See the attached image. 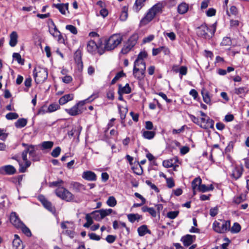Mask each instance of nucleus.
Segmentation results:
<instances>
[{
	"label": "nucleus",
	"mask_w": 249,
	"mask_h": 249,
	"mask_svg": "<svg viewBox=\"0 0 249 249\" xmlns=\"http://www.w3.org/2000/svg\"><path fill=\"white\" fill-rule=\"evenodd\" d=\"M93 96V95H92L89 98L78 102L71 108L65 109V111L72 116H75L82 114L84 110L86 109V108L84 107L85 104L86 103L92 101L94 99L91 100L90 99Z\"/></svg>",
	"instance_id": "obj_1"
},
{
	"label": "nucleus",
	"mask_w": 249,
	"mask_h": 249,
	"mask_svg": "<svg viewBox=\"0 0 249 249\" xmlns=\"http://www.w3.org/2000/svg\"><path fill=\"white\" fill-rule=\"evenodd\" d=\"M216 23L208 27L206 24H203L197 28L196 34L200 37L206 39H210L216 31Z\"/></svg>",
	"instance_id": "obj_2"
},
{
	"label": "nucleus",
	"mask_w": 249,
	"mask_h": 249,
	"mask_svg": "<svg viewBox=\"0 0 249 249\" xmlns=\"http://www.w3.org/2000/svg\"><path fill=\"white\" fill-rule=\"evenodd\" d=\"M33 75L36 84L43 83L48 78V70L45 68L36 67L34 69Z\"/></svg>",
	"instance_id": "obj_3"
},
{
	"label": "nucleus",
	"mask_w": 249,
	"mask_h": 249,
	"mask_svg": "<svg viewBox=\"0 0 249 249\" xmlns=\"http://www.w3.org/2000/svg\"><path fill=\"white\" fill-rule=\"evenodd\" d=\"M56 195L62 200L68 202L72 201L74 196L68 189L63 187H58L55 190Z\"/></svg>",
	"instance_id": "obj_4"
},
{
	"label": "nucleus",
	"mask_w": 249,
	"mask_h": 249,
	"mask_svg": "<svg viewBox=\"0 0 249 249\" xmlns=\"http://www.w3.org/2000/svg\"><path fill=\"white\" fill-rule=\"evenodd\" d=\"M230 222L229 221L220 220L215 221L213 224V230L218 233H224L230 230Z\"/></svg>",
	"instance_id": "obj_5"
},
{
	"label": "nucleus",
	"mask_w": 249,
	"mask_h": 249,
	"mask_svg": "<svg viewBox=\"0 0 249 249\" xmlns=\"http://www.w3.org/2000/svg\"><path fill=\"white\" fill-rule=\"evenodd\" d=\"M122 41V37L120 35H113L106 41L105 47H117Z\"/></svg>",
	"instance_id": "obj_6"
},
{
	"label": "nucleus",
	"mask_w": 249,
	"mask_h": 249,
	"mask_svg": "<svg viewBox=\"0 0 249 249\" xmlns=\"http://www.w3.org/2000/svg\"><path fill=\"white\" fill-rule=\"evenodd\" d=\"M135 64H134L133 69V74L134 76L139 80L143 79L145 76V71L146 67L144 68H136Z\"/></svg>",
	"instance_id": "obj_7"
},
{
	"label": "nucleus",
	"mask_w": 249,
	"mask_h": 249,
	"mask_svg": "<svg viewBox=\"0 0 249 249\" xmlns=\"http://www.w3.org/2000/svg\"><path fill=\"white\" fill-rule=\"evenodd\" d=\"M243 170L244 168L242 165H236L232 169L230 176L232 178L237 180L241 177Z\"/></svg>",
	"instance_id": "obj_8"
},
{
	"label": "nucleus",
	"mask_w": 249,
	"mask_h": 249,
	"mask_svg": "<svg viewBox=\"0 0 249 249\" xmlns=\"http://www.w3.org/2000/svg\"><path fill=\"white\" fill-rule=\"evenodd\" d=\"M38 199L47 210L52 213L55 212V208L53 206L52 203L49 201L44 196L39 195L38 197Z\"/></svg>",
	"instance_id": "obj_9"
},
{
	"label": "nucleus",
	"mask_w": 249,
	"mask_h": 249,
	"mask_svg": "<svg viewBox=\"0 0 249 249\" xmlns=\"http://www.w3.org/2000/svg\"><path fill=\"white\" fill-rule=\"evenodd\" d=\"M10 221L12 224L17 229H19L23 223L19 219L16 212H12L10 215Z\"/></svg>",
	"instance_id": "obj_10"
},
{
	"label": "nucleus",
	"mask_w": 249,
	"mask_h": 249,
	"mask_svg": "<svg viewBox=\"0 0 249 249\" xmlns=\"http://www.w3.org/2000/svg\"><path fill=\"white\" fill-rule=\"evenodd\" d=\"M200 126L205 129L213 128L214 127V121L209 117L201 118L200 122Z\"/></svg>",
	"instance_id": "obj_11"
},
{
	"label": "nucleus",
	"mask_w": 249,
	"mask_h": 249,
	"mask_svg": "<svg viewBox=\"0 0 249 249\" xmlns=\"http://www.w3.org/2000/svg\"><path fill=\"white\" fill-rule=\"evenodd\" d=\"M52 27H50L49 31L51 34L54 37L56 38L58 41L60 43H64V40L60 32L57 30L54 23L52 22Z\"/></svg>",
	"instance_id": "obj_12"
},
{
	"label": "nucleus",
	"mask_w": 249,
	"mask_h": 249,
	"mask_svg": "<svg viewBox=\"0 0 249 249\" xmlns=\"http://www.w3.org/2000/svg\"><path fill=\"white\" fill-rule=\"evenodd\" d=\"M82 51L79 48L74 54V59L79 69H82L83 64L82 60Z\"/></svg>",
	"instance_id": "obj_13"
},
{
	"label": "nucleus",
	"mask_w": 249,
	"mask_h": 249,
	"mask_svg": "<svg viewBox=\"0 0 249 249\" xmlns=\"http://www.w3.org/2000/svg\"><path fill=\"white\" fill-rule=\"evenodd\" d=\"M82 177L83 179L90 181H96L97 180V176L95 173L91 171H84Z\"/></svg>",
	"instance_id": "obj_14"
},
{
	"label": "nucleus",
	"mask_w": 249,
	"mask_h": 249,
	"mask_svg": "<svg viewBox=\"0 0 249 249\" xmlns=\"http://www.w3.org/2000/svg\"><path fill=\"white\" fill-rule=\"evenodd\" d=\"M2 175H12L16 173V169L12 165H7L1 167Z\"/></svg>",
	"instance_id": "obj_15"
},
{
	"label": "nucleus",
	"mask_w": 249,
	"mask_h": 249,
	"mask_svg": "<svg viewBox=\"0 0 249 249\" xmlns=\"http://www.w3.org/2000/svg\"><path fill=\"white\" fill-rule=\"evenodd\" d=\"M155 16L156 15L153 12L151 9H149L145 16L141 20V24L142 25L147 24L154 18Z\"/></svg>",
	"instance_id": "obj_16"
},
{
	"label": "nucleus",
	"mask_w": 249,
	"mask_h": 249,
	"mask_svg": "<svg viewBox=\"0 0 249 249\" xmlns=\"http://www.w3.org/2000/svg\"><path fill=\"white\" fill-rule=\"evenodd\" d=\"M137 231L140 236H143L146 234H151V231L148 229L147 226L146 225H142L139 227L137 229Z\"/></svg>",
	"instance_id": "obj_17"
},
{
	"label": "nucleus",
	"mask_w": 249,
	"mask_h": 249,
	"mask_svg": "<svg viewBox=\"0 0 249 249\" xmlns=\"http://www.w3.org/2000/svg\"><path fill=\"white\" fill-rule=\"evenodd\" d=\"M127 217L128 218V221L132 223H133L136 221L138 222L140 220H142V215L138 213L128 214H127Z\"/></svg>",
	"instance_id": "obj_18"
},
{
	"label": "nucleus",
	"mask_w": 249,
	"mask_h": 249,
	"mask_svg": "<svg viewBox=\"0 0 249 249\" xmlns=\"http://www.w3.org/2000/svg\"><path fill=\"white\" fill-rule=\"evenodd\" d=\"M74 95L73 94H68L61 97L59 100V103L60 105H63L69 101L73 100Z\"/></svg>",
	"instance_id": "obj_19"
},
{
	"label": "nucleus",
	"mask_w": 249,
	"mask_h": 249,
	"mask_svg": "<svg viewBox=\"0 0 249 249\" xmlns=\"http://www.w3.org/2000/svg\"><path fill=\"white\" fill-rule=\"evenodd\" d=\"M31 148L29 149V154L32 158V160L33 161H39L40 160V156L37 154L35 151V146H30Z\"/></svg>",
	"instance_id": "obj_20"
},
{
	"label": "nucleus",
	"mask_w": 249,
	"mask_h": 249,
	"mask_svg": "<svg viewBox=\"0 0 249 249\" xmlns=\"http://www.w3.org/2000/svg\"><path fill=\"white\" fill-rule=\"evenodd\" d=\"M202 180L199 177L195 178L192 182V187L193 190L194 194H196V191H198V188L200 186Z\"/></svg>",
	"instance_id": "obj_21"
},
{
	"label": "nucleus",
	"mask_w": 249,
	"mask_h": 249,
	"mask_svg": "<svg viewBox=\"0 0 249 249\" xmlns=\"http://www.w3.org/2000/svg\"><path fill=\"white\" fill-rule=\"evenodd\" d=\"M201 95L203 97V101L207 104H211V99L209 92L205 89L201 90Z\"/></svg>",
	"instance_id": "obj_22"
},
{
	"label": "nucleus",
	"mask_w": 249,
	"mask_h": 249,
	"mask_svg": "<svg viewBox=\"0 0 249 249\" xmlns=\"http://www.w3.org/2000/svg\"><path fill=\"white\" fill-rule=\"evenodd\" d=\"M53 6L57 8L60 12L63 15H65L66 11L68 10L69 4L68 3L65 4H54Z\"/></svg>",
	"instance_id": "obj_23"
},
{
	"label": "nucleus",
	"mask_w": 249,
	"mask_h": 249,
	"mask_svg": "<svg viewBox=\"0 0 249 249\" xmlns=\"http://www.w3.org/2000/svg\"><path fill=\"white\" fill-rule=\"evenodd\" d=\"M147 0H136L133 5V10L136 12H138L142 8L144 5V3Z\"/></svg>",
	"instance_id": "obj_24"
},
{
	"label": "nucleus",
	"mask_w": 249,
	"mask_h": 249,
	"mask_svg": "<svg viewBox=\"0 0 249 249\" xmlns=\"http://www.w3.org/2000/svg\"><path fill=\"white\" fill-rule=\"evenodd\" d=\"M18 35L16 32H12L10 35L9 44L11 47H14L16 45L18 41Z\"/></svg>",
	"instance_id": "obj_25"
},
{
	"label": "nucleus",
	"mask_w": 249,
	"mask_h": 249,
	"mask_svg": "<svg viewBox=\"0 0 249 249\" xmlns=\"http://www.w3.org/2000/svg\"><path fill=\"white\" fill-rule=\"evenodd\" d=\"M142 133V137L147 140L152 139L156 135L155 132L152 131L143 130Z\"/></svg>",
	"instance_id": "obj_26"
},
{
	"label": "nucleus",
	"mask_w": 249,
	"mask_h": 249,
	"mask_svg": "<svg viewBox=\"0 0 249 249\" xmlns=\"http://www.w3.org/2000/svg\"><path fill=\"white\" fill-rule=\"evenodd\" d=\"M25 164H23L21 162H19V172L20 173H24L26 172L27 168L30 167L31 164V162L29 160L24 161Z\"/></svg>",
	"instance_id": "obj_27"
},
{
	"label": "nucleus",
	"mask_w": 249,
	"mask_h": 249,
	"mask_svg": "<svg viewBox=\"0 0 249 249\" xmlns=\"http://www.w3.org/2000/svg\"><path fill=\"white\" fill-rule=\"evenodd\" d=\"M27 124V120L26 119L20 118L15 123V125L18 128H21L25 126Z\"/></svg>",
	"instance_id": "obj_28"
},
{
	"label": "nucleus",
	"mask_w": 249,
	"mask_h": 249,
	"mask_svg": "<svg viewBox=\"0 0 249 249\" xmlns=\"http://www.w3.org/2000/svg\"><path fill=\"white\" fill-rule=\"evenodd\" d=\"M118 91L122 94H129L131 92V89L128 84H126L123 87L121 85H119Z\"/></svg>",
	"instance_id": "obj_29"
},
{
	"label": "nucleus",
	"mask_w": 249,
	"mask_h": 249,
	"mask_svg": "<svg viewBox=\"0 0 249 249\" xmlns=\"http://www.w3.org/2000/svg\"><path fill=\"white\" fill-rule=\"evenodd\" d=\"M162 8V4L159 2L155 4L150 9H151L156 15L157 14L161 12Z\"/></svg>",
	"instance_id": "obj_30"
},
{
	"label": "nucleus",
	"mask_w": 249,
	"mask_h": 249,
	"mask_svg": "<svg viewBox=\"0 0 249 249\" xmlns=\"http://www.w3.org/2000/svg\"><path fill=\"white\" fill-rule=\"evenodd\" d=\"M53 145V142L52 141H44L41 144V147L42 150H50Z\"/></svg>",
	"instance_id": "obj_31"
},
{
	"label": "nucleus",
	"mask_w": 249,
	"mask_h": 249,
	"mask_svg": "<svg viewBox=\"0 0 249 249\" xmlns=\"http://www.w3.org/2000/svg\"><path fill=\"white\" fill-rule=\"evenodd\" d=\"M100 212H101V216L104 218L106 216L109 215L110 214L113 213L114 214H116V212L114 211L112 209H100Z\"/></svg>",
	"instance_id": "obj_32"
},
{
	"label": "nucleus",
	"mask_w": 249,
	"mask_h": 249,
	"mask_svg": "<svg viewBox=\"0 0 249 249\" xmlns=\"http://www.w3.org/2000/svg\"><path fill=\"white\" fill-rule=\"evenodd\" d=\"M73 189L76 192H80L82 190H85L84 186L77 182H74L71 183Z\"/></svg>",
	"instance_id": "obj_33"
},
{
	"label": "nucleus",
	"mask_w": 249,
	"mask_h": 249,
	"mask_svg": "<svg viewBox=\"0 0 249 249\" xmlns=\"http://www.w3.org/2000/svg\"><path fill=\"white\" fill-rule=\"evenodd\" d=\"M213 187L212 184H211L209 186H206L204 184H200V186L198 188V191L202 192H206L209 191L213 190Z\"/></svg>",
	"instance_id": "obj_34"
},
{
	"label": "nucleus",
	"mask_w": 249,
	"mask_h": 249,
	"mask_svg": "<svg viewBox=\"0 0 249 249\" xmlns=\"http://www.w3.org/2000/svg\"><path fill=\"white\" fill-rule=\"evenodd\" d=\"M234 91L235 94L240 96L245 95L248 92V90L246 87H240L235 88Z\"/></svg>",
	"instance_id": "obj_35"
},
{
	"label": "nucleus",
	"mask_w": 249,
	"mask_h": 249,
	"mask_svg": "<svg viewBox=\"0 0 249 249\" xmlns=\"http://www.w3.org/2000/svg\"><path fill=\"white\" fill-rule=\"evenodd\" d=\"M88 49H95L97 50V53L101 55L103 54L106 51H112L115 48H88Z\"/></svg>",
	"instance_id": "obj_36"
},
{
	"label": "nucleus",
	"mask_w": 249,
	"mask_h": 249,
	"mask_svg": "<svg viewBox=\"0 0 249 249\" xmlns=\"http://www.w3.org/2000/svg\"><path fill=\"white\" fill-rule=\"evenodd\" d=\"M13 59L16 60L18 63L21 65L24 64V60L22 59L20 54L19 53H14L13 54Z\"/></svg>",
	"instance_id": "obj_37"
},
{
	"label": "nucleus",
	"mask_w": 249,
	"mask_h": 249,
	"mask_svg": "<svg viewBox=\"0 0 249 249\" xmlns=\"http://www.w3.org/2000/svg\"><path fill=\"white\" fill-rule=\"evenodd\" d=\"M106 203L109 207H113L116 205L117 200L113 196H110L108 197Z\"/></svg>",
	"instance_id": "obj_38"
},
{
	"label": "nucleus",
	"mask_w": 249,
	"mask_h": 249,
	"mask_svg": "<svg viewBox=\"0 0 249 249\" xmlns=\"http://www.w3.org/2000/svg\"><path fill=\"white\" fill-rule=\"evenodd\" d=\"M90 214L92 216V217L96 221H100L103 219L102 216H101L100 210L93 211Z\"/></svg>",
	"instance_id": "obj_39"
},
{
	"label": "nucleus",
	"mask_w": 249,
	"mask_h": 249,
	"mask_svg": "<svg viewBox=\"0 0 249 249\" xmlns=\"http://www.w3.org/2000/svg\"><path fill=\"white\" fill-rule=\"evenodd\" d=\"M22 225H21L19 229H20L22 232L27 236L31 237L32 236V233L30 230L24 223H23Z\"/></svg>",
	"instance_id": "obj_40"
},
{
	"label": "nucleus",
	"mask_w": 249,
	"mask_h": 249,
	"mask_svg": "<svg viewBox=\"0 0 249 249\" xmlns=\"http://www.w3.org/2000/svg\"><path fill=\"white\" fill-rule=\"evenodd\" d=\"M178 12L180 14H185L187 12V4L185 2L180 3L178 7Z\"/></svg>",
	"instance_id": "obj_41"
},
{
	"label": "nucleus",
	"mask_w": 249,
	"mask_h": 249,
	"mask_svg": "<svg viewBox=\"0 0 249 249\" xmlns=\"http://www.w3.org/2000/svg\"><path fill=\"white\" fill-rule=\"evenodd\" d=\"M193 226L189 229V232L191 233H198L199 231V230L196 228L197 227V221L196 218L193 219Z\"/></svg>",
	"instance_id": "obj_42"
},
{
	"label": "nucleus",
	"mask_w": 249,
	"mask_h": 249,
	"mask_svg": "<svg viewBox=\"0 0 249 249\" xmlns=\"http://www.w3.org/2000/svg\"><path fill=\"white\" fill-rule=\"evenodd\" d=\"M147 56V53L145 51H142L138 55L137 59L134 61V64L135 65H137L138 62L140 60H143Z\"/></svg>",
	"instance_id": "obj_43"
},
{
	"label": "nucleus",
	"mask_w": 249,
	"mask_h": 249,
	"mask_svg": "<svg viewBox=\"0 0 249 249\" xmlns=\"http://www.w3.org/2000/svg\"><path fill=\"white\" fill-rule=\"evenodd\" d=\"M60 107L59 105L57 104H52L50 105L48 107L47 112H52L57 110Z\"/></svg>",
	"instance_id": "obj_44"
},
{
	"label": "nucleus",
	"mask_w": 249,
	"mask_h": 249,
	"mask_svg": "<svg viewBox=\"0 0 249 249\" xmlns=\"http://www.w3.org/2000/svg\"><path fill=\"white\" fill-rule=\"evenodd\" d=\"M24 85L26 86V88L24 89V91L25 92H28L29 90V88L31 87L32 85V79L31 77L26 78L24 82Z\"/></svg>",
	"instance_id": "obj_45"
},
{
	"label": "nucleus",
	"mask_w": 249,
	"mask_h": 249,
	"mask_svg": "<svg viewBox=\"0 0 249 249\" xmlns=\"http://www.w3.org/2000/svg\"><path fill=\"white\" fill-rule=\"evenodd\" d=\"M5 117L9 120L17 119L18 117V115L15 112H9L6 115Z\"/></svg>",
	"instance_id": "obj_46"
},
{
	"label": "nucleus",
	"mask_w": 249,
	"mask_h": 249,
	"mask_svg": "<svg viewBox=\"0 0 249 249\" xmlns=\"http://www.w3.org/2000/svg\"><path fill=\"white\" fill-rule=\"evenodd\" d=\"M61 148L59 146L55 147L51 152V155L54 158H57L59 156L61 152Z\"/></svg>",
	"instance_id": "obj_47"
},
{
	"label": "nucleus",
	"mask_w": 249,
	"mask_h": 249,
	"mask_svg": "<svg viewBox=\"0 0 249 249\" xmlns=\"http://www.w3.org/2000/svg\"><path fill=\"white\" fill-rule=\"evenodd\" d=\"M241 230L240 225L237 223H235L231 229V232L236 233L239 232Z\"/></svg>",
	"instance_id": "obj_48"
},
{
	"label": "nucleus",
	"mask_w": 249,
	"mask_h": 249,
	"mask_svg": "<svg viewBox=\"0 0 249 249\" xmlns=\"http://www.w3.org/2000/svg\"><path fill=\"white\" fill-rule=\"evenodd\" d=\"M231 44V40L230 37H225L221 42L222 46H230Z\"/></svg>",
	"instance_id": "obj_49"
},
{
	"label": "nucleus",
	"mask_w": 249,
	"mask_h": 249,
	"mask_svg": "<svg viewBox=\"0 0 249 249\" xmlns=\"http://www.w3.org/2000/svg\"><path fill=\"white\" fill-rule=\"evenodd\" d=\"M162 165L166 168L171 167L173 166L174 163L172 160H163L162 162Z\"/></svg>",
	"instance_id": "obj_50"
},
{
	"label": "nucleus",
	"mask_w": 249,
	"mask_h": 249,
	"mask_svg": "<svg viewBox=\"0 0 249 249\" xmlns=\"http://www.w3.org/2000/svg\"><path fill=\"white\" fill-rule=\"evenodd\" d=\"M63 183V181L60 179L55 181H53L50 183V187H61V184Z\"/></svg>",
	"instance_id": "obj_51"
},
{
	"label": "nucleus",
	"mask_w": 249,
	"mask_h": 249,
	"mask_svg": "<svg viewBox=\"0 0 249 249\" xmlns=\"http://www.w3.org/2000/svg\"><path fill=\"white\" fill-rule=\"evenodd\" d=\"M178 211H170L167 213V216L170 219H173L178 216Z\"/></svg>",
	"instance_id": "obj_52"
},
{
	"label": "nucleus",
	"mask_w": 249,
	"mask_h": 249,
	"mask_svg": "<svg viewBox=\"0 0 249 249\" xmlns=\"http://www.w3.org/2000/svg\"><path fill=\"white\" fill-rule=\"evenodd\" d=\"M66 29L70 31L73 34L76 35L77 33L76 28L72 25H68L66 27Z\"/></svg>",
	"instance_id": "obj_53"
},
{
	"label": "nucleus",
	"mask_w": 249,
	"mask_h": 249,
	"mask_svg": "<svg viewBox=\"0 0 249 249\" xmlns=\"http://www.w3.org/2000/svg\"><path fill=\"white\" fill-rule=\"evenodd\" d=\"M145 183L147 185L150 186L151 188L154 190L156 192L158 193L159 192V189H158V188L154 184L152 183L150 180H146Z\"/></svg>",
	"instance_id": "obj_54"
},
{
	"label": "nucleus",
	"mask_w": 249,
	"mask_h": 249,
	"mask_svg": "<svg viewBox=\"0 0 249 249\" xmlns=\"http://www.w3.org/2000/svg\"><path fill=\"white\" fill-rule=\"evenodd\" d=\"M8 136V134L5 133V130L0 128V139L2 141H5Z\"/></svg>",
	"instance_id": "obj_55"
},
{
	"label": "nucleus",
	"mask_w": 249,
	"mask_h": 249,
	"mask_svg": "<svg viewBox=\"0 0 249 249\" xmlns=\"http://www.w3.org/2000/svg\"><path fill=\"white\" fill-rule=\"evenodd\" d=\"M218 212V208L217 207H214L212 208L210 210V214L211 216H215Z\"/></svg>",
	"instance_id": "obj_56"
},
{
	"label": "nucleus",
	"mask_w": 249,
	"mask_h": 249,
	"mask_svg": "<svg viewBox=\"0 0 249 249\" xmlns=\"http://www.w3.org/2000/svg\"><path fill=\"white\" fill-rule=\"evenodd\" d=\"M189 94L192 96L193 98L196 100H198L199 99V98H198V92L197 91L194 89H191L189 91Z\"/></svg>",
	"instance_id": "obj_57"
},
{
	"label": "nucleus",
	"mask_w": 249,
	"mask_h": 249,
	"mask_svg": "<svg viewBox=\"0 0 249 249\" xmlns=\"http://www.w3.org/2000/svg\"><path fill=\"white\" fill-rule=\"evenodd\" d=\"M88 235L89 237V238L93 240L99 241L101 239L100 236L95 233L92 232L89 233Z\"/></svg>",
	"instance_id": "obj_58"
},
{
	"label": "nucleus",
	"mask_w": 249,
	"mask_h": 249,
	"mask_svg": "<svg viewBox=\"0 0 249 249\" xmlns=\"http://www.w3.org/2000/svg\"><path fill=\"white\" fill-rule=\"evenodd\" d=\"M167 185L168 188H172L175 186V183L172 178H166Z\"/></svg>",
	"instance_id": "obj_59"
},
{
	"label": "nucleus",
	"mask_w": 249,
	"mask_h": 249,
	"mask_svg": "<svg viewBox=\"0 0 249 249\" xmlns=\"http://www.w3.org/2000/svg\"><path fill=\"white\" fill-rule=\"evenodd\" d=\"M22 241L21 240H14L13 241V246L15 249H18V248L21 246Z\"/></svg>",
	"instance_id": "obj_60"
},
{
	"label": "nucleus",
	"mask_w": 249,
	"mask_h": 249,
	"mask_svg": "<svg viewBox=\"0 0 249 249\" xmlns=\"http://www.w3.org/2000/svg\"><path fill=\"white\" fill-rule=\"evenodd\" d=\"M107 97L108 99L113 100L114 99V92L112 89H109L107 93Z\"/></svg>",
	"instance_id": "obj_61"
},
{
	"label": "nucleus",
	"mask_w": 249,
	"mask_h": 249,
	"mask_svg": "<svg viewBox=\"0 0 249 249\" xmlns=\"http://www.w3.org/2000/svg\"><path fill=\"white\" fill-rule=\"evenodd\" d=\"M216 10L215 9L211 8H209L206 12L208 17H213L215 15Z\"/></svg>",
	"instance_id": "obj_62"
},
{
	"label": "nucleus",
	"mask_w": 249,
	"mask_h": 249,
	"mask_svg": "<svg viewBox=\"0 0 249 249\" xmlns=\"http://www.w3.org/2000/svg\"><path fill=\"white\" fill-rule=\"evenodd\" d=\"M116 236L112 235H108L106 238V241L108 243H113L115 240H116Z\"/></svg>",
	"instance_id": "obj_63"
},
{
	"label": "nucleus",
	"mask_w": 249,
	"mask_h": 249,
	"mask_svg": "<svg viewBox=\"0 0 249 249\" xmlns=\"http://www.w3.org/2000/svg\"><path fill=\"white\" fill-rule=\"evenodd\" d=\"M72 80L71 76L66 75L62 78V81L66 84H69Z\"/></svg>",
	"instance_id": "obj_64"
}]
</instances>
